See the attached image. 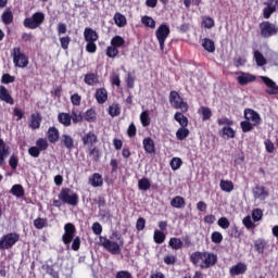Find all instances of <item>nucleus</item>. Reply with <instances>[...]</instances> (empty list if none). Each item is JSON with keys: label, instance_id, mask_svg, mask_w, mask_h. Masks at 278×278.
<instances>
[{"label": "nucleus", "instance_id": "nucleus-1", "mask_svg": "<svg viewBox=\"0 0 278 278\" xmlns=\"http://www.w3.org/2000/svg\"><path fill=\"white\" fill-rule=\"evenodd\" d=\"M190 262L193 266L203 268H212L218 263V255L212 252L195 251L190 255Z\"/></svg>", "mask_w": 278, "mask_h": 278}, {"label": "nucleus", "instance_id": "nucleus-2", "mask_svg": "<svg viewBox=\"0 0 278 278\" xmlns=\"http://www.w3.org/2000/svg\"><path fill=\"white\" fill-rule=\"evenodd\" d=\"M113 236H115L118 242L112 241L108 239V237L100 236V244L101 247H103V249H105V251L111 253V255H121L122 253L121 247L125 244V240H123V237L118 233H114Z\"/></svg>", "mask_w": 278, "mask_h": 278}, {"label": "nucleus", "instance_id": "nucleus-3", "mask_svg": "<svg viewBox=\"0 0 278 278\" xmlns=\"http://www.w3.org/2000/svg\"><path fill=\"white\" fill-rule=\"evenodd\" d=\"M11 56L15 68H27L29 66V56L21 50V47H14Z\"/></svg>", "mask_w": 278, "mask_h": 278}, {"label": "nucleus", "instance_id": "nucleus-4", "mask_svg": "<svg viewBox=\"0 0 278 278\" xmlns=\"http://www.w3.org/2000/svg\"><path fill=\"white\" fill-rule=\"evenodd\" d=\"M262 38L268 39L278 36V25L270 21H263L258 25Z\"/></svg>", "mask_w": 278, "mask_h": 278}, {"label": "nucleus", "instance_id": "nucleus-5", "mask_svg": "<svg viewBox=\"0 0 278 278\" xmlns=\"http://www.w3.org/2000/svg\"><path fill=\"white\" fill-rule=\"evenodd\" d=\"M59 199L62 203H66L67 205H72L75 207L79 204V195L76 192H73L71 188H63L59 193Z\"/></svg>", "mask_w": 278, "mask_h": 278}, {"label": "nucleus", "instance_id": "nucleus-6", "mask_svg": "<svg viewBox=\"0 0 278 278\" xmlns=\"http://www.w3.org/2000/svg\"><path fill=\"white\" fill-rule=\"evenodd\" d=\"M21 240L17 232H9L0 238V251H10Z\"/></svg>", "mask_w": 278, "mask_h": 278}, {"label": "nucleus", "instance_id": "nucleus-7", "mask_svg": "<svg viewBox=\"0 0 278 278\" xmlns=\"http://www.w3.org/2000/svg\"><path fill=\"white\" fill-rule=\"evenodd\" d=\"M169 103L174 110H180L184 114L188 112V102L184 101V98L177 91L169 92Z\"/></svg>", "mask_w": 278, "mask_h": 278}, {"label": "nucleus", "instance_id": "nucleus-8", "mask_svg": "<svg viewBox=\"0 0 278 278\" xmlns=\"http://www.w3.org/2000/svg\"><path fill=\"white\" fill-rule=\"evenodd\" d=\"M45 23V14L42 12H35L30 17H26L23 21L26 29H38Z\"/></svg>", "mask_w": 278, "mask_h": 278}, {"label": "nucleus", "instance_id": "nucleus-9", "mask_svg": "<svg viewBox=\"0 0 278 278\" xmlns=\"http://www.w3.org/2000/svg\"><path fill=\"white\" fill-rule=\"evenodd\" d=\"M156 40L160 45L161 51H164V45L166 42V38L170 36V27L166 24H161L155 31Z\"/></svg>", "mask_w": 278, "mask_h": 278}, {"label": "nucleus", "instance_id": "nucleus-10", "mask_svg": "<svg viewBox=\"0 0 278 278\" xmlns=\"http://www.w3.org/2000/svg\"><path fill=\"white\" fill-rule=\"evenodd\" d=\"M77 229L74 224L67 223L64 226V233L62 236V242L65 244H71L75 238Z\"/></svg>", "mask_w": 278, "mask_h": 278}, {"label": "nucleus", "instance_id": "nucleus-11", "mask_svg": "<svg viewBox=\"0 0 278 278\" xmlns=\"http://www.w3.org/2000/svg\"><path fill=\"white\" fill-rule=\"evenodd\" d=\"M244 118L248 122L253 123L254 125H262V116L257 111L253 109H245L244 110Z\"/></svg>", "mask_w": 278, "mask_h": 278}, {"label": "nucleus", "instance_id": "nucleus-12", "mask_svg": "<svg viewBox=\"0 0 278 278\" xmlns=\"http://www.w3.org/2000/svg\"><path fill=\"white\" fill-rule=\"evenodd\" d=\"M81 141L84 147H87V149H89L91 147H97V142H99V137L97 136V134H94V131H89L81 137Z\"/></svg>", "mask_w": 278, "mask_h": 278}, {"label": "nucleus", "instance_id": "nucleus-13", "mask_svg": "<svg viewBox=\"0 0 278 278\" xmlns=\"http://www.w3.org/2000/svg\"><path fill=\"white\" fill-rule=\"evenodd\" d=\"M261 79L265 86H267V89L265 90L266 94H278V86L275 80L267 76H261Z\"/></svg>", "mask_w": 278, "mask_h": 278}, {"label": "nucleus", "instance_id": "nucleus-14", "mask_svg": "<svg viewBox=\"0 0 278 278\" xmlns=\"http://www.w3.org/2000/svg\"><path fill=\"white\" fill-rule=\"evenodd\" d=\"M60 146L67 151H73L75 149V139L68 134H63L60 139Z\"/></svg>", "mask_w": 278, "mask_h": 278}, {"label": "nucleus", "instance_id": "nucleus-15", "mask_svg": "<svg viewBox=\"0 0 278 278\" xmlns=\"http://www.w3.org/2000/svg\"><path fill=\"white\" fill-rule=\"evenodd\" d=\"M240 75L237 77V81L239 86H247V84H252V81H255L257 77L253 74L240 72Z\"/></svg>", "mask_w": 278, "mask_h": 278}, {"label": "nucleus", "instance_id": "nucleus-16", "mask_svg": "<svg viewBox=\"0 0 278 278\" xmlns=\"http://www.w3.org/2000/svg\"><path fill=\"white\" fill-rule=\"evenodd\" d=\"M247 264L239 262L229 269L230 277H238V275H244L247 273Z\"/></svg>", "mask_w": 278, "mask_h": 278}, {"label": "nucleus", "instance_id": "nucleus-17", "mask_svg": "<svg viewBox=\"0 0 278 278\" xmlns=\"http://www.w3.org/2000/svg\"><path fill=\"white\" fill-rule=\"evenodd\" d=\"M47 139L51 144H55L60 140V130L55 126L48 128L46 132Z\"/></svg>", "mask_w": 278, "mask_h": 278}, {"label": "nucleus", "instance_id": "nucleus-18", "mask_svg": "<svg viewBox=\"0 0 278 278\" xmlns=\"http://www.w3.org/2000/svg\"><path fill=\"white\" fill-rule=\"evenodd\" d=\"M253 195L254 199H261V201H265V199H268L269 193L268 190H266V187L257 185L253 189Z\"/></svg>", "mask_w": 278, "mask_h": 278}, {"label": "nucleus", "instance_id": "nucleus-19", "mask_svg": "<svg viewBox=\"0 0 278 278\" xmlns=\"http://www.w3.org/2000/svg\"><path fill=\"white\" fill-rule=\"evenodd\" d=\"M84 38L87 42H97L99 40V34L91 27H86Z\"/></svg>", "mask_w": 278, "mask_h": 278}, {"label": "nucleus", "instance_id": "nucleus-20", "mask_svg": "<svg viewBox=\"0 0 278 278\" xmlns=\"http://www.w3.org/2000/svg\"><path fill=\"white\" fill-rule=\"evenodd\" d=\"M0 99L8 103V105H14V98L10 94V91L5 86H0Z\"/></svg>", "mask_w": 278, "mask_h": 278}, {"label": "nucleus", "instance_id": "nucleus-21", "mask_svg": "<svg viewBox=\"0 0 278 278\" xmlns=\"http://www.w3.org/2000/svg\"><path fill=\"white\" fill-rule=\"evenodd\" d=\"M10 155V147L5 144V141L0 138V166L5 164V159Z\"/></svg>", "mask_w": 278, "mask_h": 278}, {"label": "nucleus", "instance_id": "nucleus-22", "mask_svg": "<svg viewBox=\"0 0 278 278\" xmlns=\"http://www.w3.org/2000/svg\"><path fill=\"white\" fill-rule=\"evenodd\" d=\"M94 99L99 105H103L108 101V89L99 88L96 90Z\"/></svg>", "mask_w": 278, "mask_h": 278}, {"label": "nucleus", "instance_id": "nucleus-23", "mask_svg": "<svg viewBox=\"0 0 278 278\" xmlns=\"http://www.w3.org/2000/svg\"><path fill=\"white\" fill-rule=\"evenodd\" d=\"M88 182L92 188H101V186H103V176L99 173H93L89 177Z\"/></svg>", "mask_w": 278, "mask_h": 278}, {"label": "nucleus", "instance_id": "nucleus-24", "mask_svg": "<svg viewBox=\"0 0 278 278\" xmlns=\"http://www.w3.org/2000/svg\"><path fill=\"white\" fill-rule=\"evenodd\" d=\"M40 123H42V117H40V113H33L30 115V122L28 124L30 129H40Z\"/></svg>", "mask_w": 278, "mask_h": 278}, {"label": "nucleus", "instance_id": "nucleus-25", "mask_svg": "<svg viewBox=\"0 0 278 278\" xmlns=\"http://www.w3.org/2000/svg\"><path fill=\"white\" fill-rule=\"evenodd\" d=\"M146 153H155V141L151 137H147L142 141Z\"/></svg>", "mask_w": 278, "mask_h": 278}, {"label": "nucleus", "instance_id": "nucleus-26", "mask_svg": "<svg viewBox=\"0 0 278 278\" xmlns=\"http://www.w3.org/2000/svg\"><path fill=\"white\" fill-rule=\"evenodd\" d=\"M58 122L64 127H71V125L73 124L71 119V114L64 112L58 114Z\"/></svg>", "mask_w": 278, "mask_h": 278}, {"label": "nucleus", "instance_id": "nucleus-27", "mask_svg": "<svg viewBox=\"0 0 278 278\" xmlns=\"http://www.w3.org/2000/svg\"><path fill=\"white\" fill-rule=\"evenodd\" d=\"M172 207H175L176 210H184L186 207V199L180 195H176L172 201H170Z\"/></svg>", "mask_w": 278, "mask_h": 278}, {"label": "nucleus", "instance_id": "nucleus-28", "mask_svg": "<svg viewBox=\"0 0 278 278\" xmlns=\"http://www.w3.org/2000/svg\"><path fill=\"white\" fill-rule=\"evenodd\" d=\"M202 47L208 53H214V51H216V45L214 43V40L210 38L203 39Z\"/></svg>", "mask_w": 278, "mask_h": 278}, {"label": "nucleus", "instance_id": "nucleus-29", "mask_svg": "<svg viewBox=\"0 0 278 278\" xmlns=\"http://www.w3.org/2000/svg\"><path fill=\"white\" fill-rule=\"evenodd\" d=\"M85 84H87V86H97V84H99V76L94 73L86 74Z\"/></svg>", "mask_w": 278, "mask_h": 278}, {"label": "nucleus", "instance_id": "nucleus-30", "mask_svg": "<svg viewBox=\"0 0 278 278\" xmlns=\"http://www.w3.org/2000/svg\"><path fill=\"white\" fill-rule=\"evenodd\" d=\"M11 194L17 199H23V197H25V189L23 188V185H14L11 188Z\"/></svg>", "mask_w": 278, "mask_h": 278}, {"label": "nucleus", "instance_id": "nucleus-31", "mask_svg": "<svg viewBox=\"0 0 278 278\" xmlns=\"http://www.w3.org/2000/svg\"><path fill=\"white\" fill-rule=\"evenodd\" d=\"M1 21L3 25H12V23H14V14H12V11H4L1 15Z\"/></svg>", "mask_w": 278, "mask_h": 278}, {"label": "nucleus", "instance_id": "nucleus-32", "mask_svg": "<svg viewBox=\"0 0 278 278\" xmlns=\"http://www.w3.org/2000/svg\"><path fill=\"white\" fill-rule=\"evenodd\" d=\"M83 121H87V123H94L97 121V111H94V109L87 110L83 116Z\"/></svg>", "mask_w": 278, "mask_h": 278}, {"label": "nucleus", "instance_id": "nucleus-33", "mask_svg": "<svg viewBox=\"0 0 278 278\" xmlns=\"http://www.w3.org/2000/svg\"><path fill=\"white\" fill-rule=\"evenodd\" d=\"M113 20L117 27H125V25H127V17H125L123 13H115Z\"/></svg>", "mask_w": 278, "mask_h": 278}, {"label": "nucleus", "instance_id": "nucleus-34", "mask_svg": "<svg viewBox=\"0 0 278 278\" xmlns=\"http://www.w3.org/2000/svg\"><path fill=\"white\" fill-rule=\"evenodd\" d=\"M168 244L174 251H179L184 247V241L177 237H173L169 239Z\"/></svg>", "mask_w": 278, "mask_h": 278}, {"label": "nucleus", "instance_id": "nucleus-35", "mask_svg": "<svg viewBox=\"0 0 278 278\" xmlns=\"http://www.w3.org/2000/svg\"><path fill=\"white\" fill-rule=\"evenodd\" d=\"M219 188L223 190V192H233V181L220 180Z\"/></svg>", "mask_w": 278, "mask_h": 278}, {"label": "nucleus", "instance_id": "nucleus-36", "mask_svg": "<svg viewBox=\"0 0 278 278\" xmlns=\"http://www.w3.org/2000/svg\"><path fill=\"white\" fill-rule=\"evenodd\" d=\"M174 118L177 123H179L180 127H188V117H186L184 113L176 112Z\"/></svg>", "mask_w": 278, "mask_h": 278}, {"label": "nucleus", "instance_id": "nucleus-37", "mask_svg": "<svg viewBox=\"0 0 278 278\" xmlns=\"http://www.w3.org/2000/svg\"><path fill=\"white\" fill-rule=\"evenodd\" d=\"M138 189L143 190L144 192H147V190H151V180H149L147 177L139 179Z\"/></svg>", "mask_w": 278, "mask_h": 278}, {"label": "nucleus", "instance_id": "nucleus-38", "mask_svg": "<svg viewBox=\"0 0 278 278\" xmlns=\"http://www.w3.org/2000/svg\"><path fill=\"white\" fill-rule=\"evenodd\" d=\"M254 60L257 66H266L267 64L266 58L264 56V54H262V52H260V50L254 51Z\"/></svg>", "mask_w": 278, "mask_h": 278}, {"label": "nucleus", "instance_id": "nucleus-39", "mask_svg": "<svg viewBox=\"0 0 278 278\" xmlns=\"http://www.w3.org/2000/svg\"><path fill=\"white\" fill-rule=\"evenodd\" d=\"M111 46L115 47L116 49H121V47H125V38L118 35L114 36L111 39Z\"/></svg>", "mask_w": 278, "mask_h": 278}, {"label": "nucleus", "instance_id": "nucleus-40", "mask_svg": "<svg viewBox=\"0 0 278 278\" xmlns=\"http://www.w3.org/2000/svg\"><path fill=\"white\" fill-rule=\"evenodd\" d=\"M258 125H254L253 122H249V121H243L240 123V127L243 131V134H249V131H253L254 127H257Z\"/></svg>", "mask_w": 278, "mask_h": 278}, {"label": "nucleus", "instance_id": "nucleus-41", "mask_svg": "<svg viewBox=\"0 0 278 278\" xmlns=\"http://www.w3.org/2000/svg\"><path fill=\"white\" fill-rule=\"evenodd\" d=\"M108 112L112 116V118L121 116V105L118 103H113L109 106Z\"/></svg>", "mask_w": 278, "mask_h": 278}, {"label": "nucleus", "instance_id": "nucleus-42", "mask_svg": "<svg viewBox=\"0 0 278 278\" xmlns=\"http://www.w3.org/2000/svg\"><path fill=\"white\" fill-rule=\"evenodd\" d=\"M140 122L142 127H149V125H151V116L149 115V111L141 112Z\"/></svg>", "mask_w": 278, "mask_h": 278}, {"label": "nucleus", "instance_id": "nucleus-43", "mask_svg": "<svg viewBox=\"0 0 278 278\" xmlns=\"http://www.w3.org/2000/svg\"><path fill=\"white\" fill-rule=\"evenodd\" d=\"M199 114H201L202 121H210L212 118V110L207 106H202L199 110Z\"/></svg>", "mask_w": 278, "mask_h": 278}, {"label": "nucleus", "instance_id": "nucleus-44", "mask_svg": "<svg viewBox=\"0 0 278 278\" xmlns=\"http://www.w3.org/2000/svg\"><path fill=\"white\" fill-rule=\"evenodd\" d=\"M190 136V130L186 127H180L177 131H176V138L177 140H186V138Z\"/></svg>", "mask_w": 278, "mask_h": 278}, {"label": "nucleus", "instance_id": "nucleus-45", "mask_svg": "<svg viewBox=\"0 0 278 278\" xmlns=\"http://www.w3.org/2000/svg\"><path fill=\"white\" fill-rule=\"evenodd\" d=\"M141 23L146 27H150V29H155V20H153L151 16L144 15L141 17Z\"/></svg>", "mask_w": 278, "mask_h": 278}, {"label": "nucleus", "instance_id": "nucleus-46", "mask_svg": "<svg viewBox=\"0 0 278 278\" xmlns=\"http://www.w3.org/2000/svg\"><path fill=\"white\" fill-rule=\"evenodd\" d=\"M153 240L156 244L164 243V240H166V235L161 230H155L153 235Z\"/></svg>", "mask_w": 278, "mask_h": 278}, {"label": "nucleus", "instance_id": "nucleus-47", "mask_svg": "<svg viewBox=\"0 0 278 278\" xmlns=\"http://www.w3.org/2000/svg\"><path fill=\"white\" fill-rule=\"evenodd\" d=\"M254 249L257 251L260 254L264 253L266 249V240L264 239H258L254 242Z\"/></svg>", "mask_w": 278, "mask_h": 278}, {"label": "nucleus", "instance_id": "nucleus-48", "mask_svg": "<svg viewBox=\"0 0 278 278\" xmlns=\"http://www.w3.org/2000/svg\"><path fill=\"white\" fill-rule=\"evenodd\" d=\"M118 53H121V51H118V48L112 45L106 47L105 55H108L109 58L111 59L117 58Z\"/></svg>", "mask_w": 278, "mask_h": 278}, {"label": "nucleus", "instance_id": "nucleus-49", "mask_svg": "<svg viewBox=\"0 0 278 278\" xmlns=\"http://www.w3.org/2000/svg\"><path fill=\"white\" fill-rule=\"evenodd\" d=\"M47 225H48L47 218L38 217V218L34 219L35 229H45V227H47Z\"/></svg>", "mask_w": 278, "mask_h": 278}, {"label": "nucleus", "instance_id": "nucleus-50", "mask_svg": "<svg viewBox=\"0 0 278 278\" xmlns=\"http://www.w3.org/2000/svg\"><path fill=\"white\" fill-rule=\"evenodd\" d=\"M182 164H184V161H181L180 157H173L170 160L169 166L172 170H179Z\"/></svg>", "mask_w": 278, "mask_h": 278}, {"label": "nucleus", "instance_id": "nucleus-51", "mask_svg": "<svg viewBox=\"0 0 278 278\" xmlns=\"http://www.w3.org/2000/svg\"><path fill=\"white\" fill-rule=\"evenodd\" d=\"M71 121L74 123V125H77V123H81L84 121V115H81V112H77L75 110H72Z\"/></svg>", "mask_w": 278, "mask_h": 278}, {"label": "nucleus", "instance_id": "nucleus-52", "mask_svg": "<svg viewBox=\"0 0 278 278\" xmlns=\"http://www.w3.org/2000/svg\"><path fill=\"white\" fill-rule=\"evenodd\" d=\"M125 81H126L127 88L132 89L134 86L136 85V76H134V74L128 72L127 75H126Z\"/></svg>", "mask_w": 278, "mask_h": 278}, {"label": "nucleus", "instance_id": "nucleus-53", "mask_svg": "<svg viewBox=\"0 0 278 278\" xmlns=\"http://www.w3.org/2000/svg\"><path fill=\"white\" fill-rule=\"evenodd\" d=\"M263 216H264V211H262V208H254L252 211V220H254V223H260Z\"/></svg>", "mask_w": 278, "mask_h": 278}, {"label": "nucleus", "instance_id": "nucleus-54", "mask_svg": "<svg viewBox=\"0 0 278 278\" xmlns=\"http://www.w3.org/2000/svg\"><path fill=\"white\" fill-rule=\"evenodd\" d=\"M36 147L39 151H47V149H49V142L47 139L40 138L36 141Z\"/></svg>", "mask_w": 278, "mask_h": 278}, {"label": "nucleus", "instance_id": "nucleus-55", "mask_svg": "<svg viewBox=\"0 0 278 278\" xmlns=\"http://www.w3.org/2000/svg\"><path fill=\"white\" fill-rule=\"evenodd\" d=\"M223 136H226L227 138H236V130L231 128V126H225L222 129Z\"/></svg>", "mask_w": 278, "mask_h": 278}, {"label": "nucleus", "instance_id": "nucleus-56", "mask_svg": "<svg viewBox=\"0 0 278 278\" xmlns=\"http://www.w3.org/2000/svg\"><path fill=\"white\" fill-rule=\"evenodd\" d=\"M9 166L12 168V170H16L18 168V156L12 154L9 159Z\"/></svg>", "mask_w": 278, "mask_h": 278}, {"label": "nucleus", "instance_id": "nucleus-57", "mask_svg": "<svg viewBox=\"0 0 278 278\" xmlns=\"http://www.w3.org/2000/svg\"><path fill=\"white\" fill-rule=\"evenodd\" d=\"M211 240L214 242V244H220V242H223V233L218 231L212 232Z\"/></svg>", "mask_w": 278, "mask_h": 278}, {"label": "nucleus", "instance_id": "nucleus-58", "mask_svg": "<svg viewBox=\"0 0 278 278\" xmlns=\"http://www.w3.org/2000/svg\"><path fill=\"white\" fill-rule=\"evenodd\" d=\"M242 224L244 225L245 229H255V223L251 219V216H245L242 219Z\"/></svg>", "mask_w": 278, "mask_h": 278}, {"label": "nucleus", "instance_id": "nucleus-59", "mask_svg": "<svg viewBox=\"0 0 278 278\" xmlns=\"http://www.w3.org/2000/svg\"><path fill=\"white\" fill-rule=\"evenodd\" d=\"M16 81V77L10 74H3L1 77V84H14Z\"/></svg>", "mask_w": 278, "mask_h": 278}, {"label": "nucleus", "instance_id": "nucleus-60", "mask_svg": "<svg viewBox=\"0 0 278 278\" xmlns=\"http://www.w3.org/2000/svg\"><path fill=\"white\" fill-rule=\"evenodd\" d=\"M47 274L52 278H60V271L55 270L52 265L46 267Z\"/></svg>", "mask_w": 278, "mask_h": 278}, {"label": "nucleus", "instance_id": "nucleus-61", "mask_svg": "<svg viewBox=\"0 0 278 278\" xmlns=\"http://www.w3.org/2000/svg\"><path fill=\"white\" fill-rule=\"evenodd\" d=\"M136 134H138V129L136 128V124L131 123L127 128L128 138H135Z\"/></svg>", "mask_w": 278, "mask_h": 278}, {"label": "nucleus", "instance_id": "nucleus-62", "mask_svg": "<svg viewBox=\"0 0 278 278\" xmlns=\"http://www.w3.org/2000/svg\"><path fill=\"white\" fill-rule=\"evenodd\" d=\"M218 227L222 229H229V219L227 217H220L217 222Z\"/></svg>", "mask_w": 278, "mask_h": 278}, {"label": "nucleus", "instance_id": "nucleus-63", "mask_svg": "<svg viewBox=\"0 0 278 278\" xmlns=\"http://www.w3.org/2000/svg\"><path fill=\"white\" fill-rule=\"evenodd\" d=\"M202 25L206 29H212V27H214V25H215L214 18H212V17H204L203 21H202Z\"/></svg>", "mask_w": 278, "mask_h": 278}, {"label": "nucleus", "instance_id": "nucleus-64", "mask_svg": "<svg viewBox=\"0 0 278 278\" xmlns=\"http://www.w3.org/2000/svg\"><path fill=\"white\" fill-rule=\"evenodd\" d=\"M115 278H134V277L131 276V273L127 270H122L116 274Z\"/></svg>", "mask_w": 278, "mask_h": 278}]
</instances>
